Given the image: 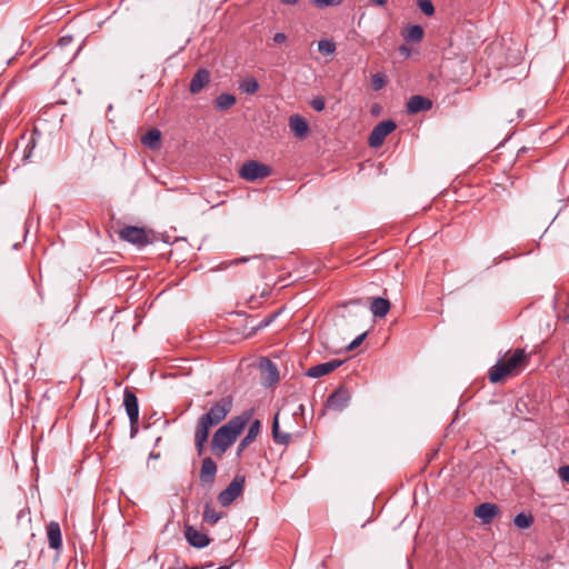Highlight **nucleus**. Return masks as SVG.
<instances>
[{"instance_id": "nucleus-1", "label": "nucleus", "mask_w": 569, "mask_h": 569, "mask_svg": "<svg viewBox=\"0 0 569 569\" xmlns=\"http://www.w3.org/2000/svg\"><path fill=\"white\" fill-rule=\"evenodd\" d=\"M252 415L253 409L244 410L214 431L210 442L213 456L221 458L227 452L250 422Z\"/></svg>"}, {"instance_id": "nucleus-2", "label": "nucleus", "mask_w": 569, "mask_h": 569, "mask_svg": "<svg viewBox=\"0 0 569 569\" xmlns=\"http://www.w3.org/2000/svg\"><path fill=\"white\" fill-rule=\"evenodd\" d=\"M529 357L523 349H516L512 353L499 359L488 373L491 383H498L506 378L518 375L527 365Z\"/></svg>"}, {"instance_id": "nucleus-3", "label": "nucleus", "mask_w": 569, "mask_h": 569, "mask_svg": "<svg viewBox=\"0 0 569 569\" xmlns=\"http://www.w3.org/2000/svg\"><path fill=\"white\" fill-rule=\"evenodd\" d=\"M232 407L233 399L231 396L221 397L209 407L207 412L198 418L196 426L210 432L211 428L218 426L227 418Z\"/></svg>"}, {"instance_id": "nucleus-4", "label": "nucleus", "mask_w": 569, "mask_h": 569, "mask_svg": "<svg viewBox=\"0 0 569 569\" xmlns=\"http://www.w3.org/2000/svg\"><path fill=\"white\" fill-rule=\"evenodd\" d=\"M272 173L270 166L259 162L257 160H249L244 162L240 170L239 176L246 181L253 182L259 179H264Z\"/></svg>"}, {"instance_id": "nucleus-5", "label": "nucleus", "mask_w": 569, "mask_h": 569, "mask_svg": "<svg viewBox=\"0 0 569 569\" xmlns=\"http://www.w3.org/2000/svg\"><path fill=\"white\" fill-rule=\"evenodd\" d=\"M119 238L126 242L143 248L152 242L150 232L144 228L136 226H126L119 231Z\"/></svg>"}, {"instance_id": "nucleus-6", "label": "nucleus", "mask_w": 569, "mask_h": 569, "mask_svg": "<svg viewBox=\"0 0 569 569\" xmlns=\"http://www.w3.org/2000/svg\"><path fill=\"white\" fill-rule=\"evenodd\" d=\"M397 124L393 120H385L379 122L370 132L368 143L371 148H378L382 146L386 137L393 132Z\"/></svg>"}, {"instance_id": "nucleus-7", "label": "nucleus", "mask_w": 569, "mask_h": 569, "mask_svg": "<svg viewBox=\"0 0 569 569\" xmlns=\"http://www.w3.org/2000/svg\"><path fill=\"white\" fill-rule=\"evenodd\" d=\"M244 485V477L236 476L232 481L227 486L224 490H222L218 500L223 506L227 507L232 503L241 493Z\"/></svg>"}, {"instance_id": "nucleus-8", "label": "nucleus", "mask_w": 569, "mask_h": 569, "mask_svg": "<svg viewBox=\"0 0 569 569\" xmlns=\"http://www.w3.org/2000/svg\"><path fill=\"white\" fill-rule=\"evenodd\" d=\"M350 400V391L343 386H340L327 398L326 407L330 410L342 411L349 406Z\"/></svg>"}, {"instance_id": "nucleus-9", "label": "nucleus", "mask_w": 569, "mask_h": 569, "mask_svg": "<svg viewBox=\"0 0 569 569\" xmlns=\"http://www.w3.org/2000/svg\"><path fill=\"white\" fill-rule=\"evenodd\" d=\"M123 406L129 418L130 423H138L139 421V403L138 398L130 388L123 391Z\"/></svg>"}, {"instance_id": "nucleus-10", "label": "nucleus", "mask_w": 569, "mask_h": 569, "mask_svg": "<svg viewBox=\"0 0 569 569\" xmlns=\"http://www.w3.org/2000/svg\"><path fill=\"white\" fill-rule=\"evenodd\" d=\"M184 538L190 546L198 549L204 548L210 543V538L204 532L189 525L184 527Z\"/></svg>"}, {"instance_id": "nucleus-11", "label": "nucleus", "mask_w": 569, "mask_h": 569, "mask_svg": "<svg viewBox=\"0 0 569 569\" xmlns=\"http://www.w3.org/2000/svg\"><path fill=\"white\" fill-rule=\"evenodd\" d=\"M499 507L491 502H482L475 508V516L481 520L483 525H489L499 515Z\"/></svg>"}, {"instance_id": "nucleus-12", "label": "nucleus", "mask_w": 569, "mask_h": 569, "mask_svg": "<svg viewBox=\"0 0 569 569\" xmlns=\"http://www.w3.org/2000/svg\"><path fill=\"white\" fill-rule=\"evenodd\" d=\"M260 429H261L260 420L256 419L250 423L247 435L241 439V441L238 445V448L236 451L237 458H240L242 456L243 451L247 449V447L250 446L256 440L257 436L260 432Z\"/></svg>"}, {"instance_id": "nucleus-13", "label": "nucleus", "mask_w": 569, "mask_h": 569, "mask_svg": "<svg viewBox=\"0 0 569 569\" xmlns=\"http://www.w3.org/2000/svg\"><path fill=\"white\" fill-rule=\"evenodd\" d=\"M260 367L263 371L262 385L263 386H272L279 380V371L270 359L263 358L260 362Z\"/></svg>"}, {"instance_id": "nucleus-14", "label": "nucleus", "mask_w": 569, "mask_h": 569, "mask_svg": "<svg viewBox=\"0 0 569 569\" xmlns=\"http://www.w3.org/2000/svg\"><path fill=\"white\" fill-rule=\"evenodd\" d=\"M217 470V463L211 457L203 458L199 475L201 483H213Z\"/></svg>"}, {"instance_id": "nucleus-15", "label": "nucleus", "mask_w": 569, "mask_h": 569, "mask_svg": "<svg viewBox=\"0 0 569 569\" xmlns=\"http://www.w3.org/2000/svg\"><path fill=\"white\" fill-rule=\"evenodd\" d=\"M342 365L341 360H331L328 362H322L319 365H316L308 369L307 376L310 378H320L323 377L332 371H335L337 368H339Z\"/></svg>"}, {"instance_id": "nucleus-16", "label": "nucleus", "mask_w": 569, "mask_h": 569, "mask_svg": "<svg viewBox=\"0 0 569 569\" xmlns=\"http://www.w3.org/2000/svg\"><path fill=\"white\" fill-rule=\"evenodd\" d=\"M47 538L51 549L59 551L62 548L61 528L57 521L47 525Z\"/></svg>"}, {"instance_id": "nucleus-17", "label": "nucleus", "mask_w": 569, "mask_h": 569, "mask_svg": "<svg viewBox=\"0 0 569 569\" xmlns=\"http://www.w3.org/2000/svg\"><path fill=\"white\" fill-rule=\"evenodd\" d=\"M432 108V101L422 96H412L407 102L408 113L415 114L421 111H428Z\"/></svg>"}, {"instance_id": "nucleus-18", "label": "nucleus", "mask_w": 569, "mask_h": 569, "mask_svg": "<svg viewBox=\"0 0 569 569\" xmlns=\"http://www.w3.org/2000/svg\"><path fill=\"white\" fill-rule=\"evenodd\" d=\"M289 128L299 139L305 138L309 132V124L307 120L299 114H292L289 118Z\"/></svg>"}, {"instance_id": "nucleus-19", "label": "nucleus", "mask_w": 569, "mask_h": 569, "mask_svg": "<svg viewBox=\"0 0 569 569\" xmlns=\"http://www.w3.org/2000/svg\"><path fill=\"white\" fill-rule=\"evenodd\" d=\"M210 81V72L207 69H199L190 81L191 93H199Z\"/></svg>"}, {"instance_id": "nucleus-20", "label": "nucleus", "mask_w": 569, "mask_h": 569, "mask_svg": "<svg viewBox=\"0 0 569 569\" xmlns=\"http://www.w3.org/2000/svg\"><path fill=\"white\" fill-rule=\"evenodd\" d=\"M390 301L382 297H375L370 302V311L376 318H385L390 311Z\"/></svg>"}, {"instance_id": "nucleus-21", "label": "nucleus", "mask_w": 569, "mask_h": 569, "mask_svg": "<svg viewBox=\"0 0 569 569\" xmlns=\"http://www.w3.org/2000/svg\"><path fill=\"white\" fill-rule=\"evenodd\" d=\"M141 143L151 150L159 149L161 146V131L156 128L148 130L141 137Z\"/></svg>"}, {"instance_id": "nucleus-22", "label": "nucleus", "mask_w": 569, "mask_h": 569, "mask_svg": "<svg viewBox=\"0 0 569 569\" xmlns=\"http://www.w3.org/2000/svg\"><path fill=\"white\" fill-rule=\"evenodd\" d=\"M209 433V431L200 427L196 426L194 428V446L199 456H201L204 451V446L206 442L208 441Z\"/></svg>"}, {"instance_id": "nucleus-23", "label": "nucleus", "mask_w": 569, "mask_h": 569, "mask_svg": "<svg viewBox=\"0 0 569 569\" xmlns=\"http://www.w3.org/2000/svg\"><path fill=\"white\" fill-rule=\"evenodd\" d=\"M236 97L230 93H221L214 100V106L219 110H228L236 103Z\"/></svg>"}, {"instance_id": "nucleus-24", "label": "nucleus", "mask_w": 569, "mask_h": 569, "mask_svg": "<svg viewBox=\"0 0 569 569\" xmlns=\"http://www.w3.org/2000/svg\"><path fill=\"white\" fill-rule=\"evenodd\" d=\"M403 38L410 42H419L423 38V29L419 24L408 27L403 32Z\"/></svg>"}, {"instance_id": "nucleus-25", "label": "nucleus", "mask_w": 569, "mask_h": 569, "mask_svg": "<svg viewBox=\"0 0 569 569\" xmlns=\"http://www.w3.org/2000/svg\"><path fill=\"white\" fill-rule=\"evenodd\" d=\"M272 438L274 442L280 445H287L290 440L289 433H281L279 429V421H278V415L273 418L272 422Z\"/></svg>"}, {"instance_id": "nucleus-26", "label": "nucleus", "mask_w": 569, "mask_h": 569, "mask_svg": "<svg viewBox=\"0 0 569 569\" xmlns=\"http://www.w3.org/2000/svg\"><path fill=\"white\" fill-rule=\"evenodd\" d=\"M222 512H217L214 508H212L209 503H206L203 510V520L206 522L214 525L222 518Z\"/></svg>"}, {"instance_id": "nucleus-27", "label": "nucleus", "mask_w": 569, "mask_h": 569, "mask_svg": "<svg viewBox=\"0 0 569 569\" xmlns=\"http://www.w3.org/2000/svg\"><path fill=\"white\" fill-rule=\"evenodd\" d=\"M239 89L247 94H253L258 91L259 83L254 78H247L240 83Z\"/></svg>"}, {"instance_id": "nucleus-28", "label": "nucleus", "mask_w": 569, "mask_h": 569, "mask_svg": "<svg viewBox=\"0 0 569 569\" xmlns=\"http://www.w3.org/2000/svg\"><path fill=\"white\" fill-rule=\"evenodd\" d=\"M513 522L518 528L527 529L533 523V518L531 515L520 512L515 517Z\"/></svg>"}, {"instance_id": "nucleus-29", "label": "nucleus", "mask_w": 569, "mask_h": 569, "mask_svg": "<svg viewBox=\"0 0 569 569\" xmlns=\"http://www.w3.org/2000/svg\"><path fill=\"white\" fill-rule=\"evenodd\" d=\"M318 50L322 54H332L336 51V43L332 40L322 39L318 42Z\"/></svg>"}, {"instance_id": "nucleus-30", "label": "nucleus", "mask_w": 569, "mask_h": 569, "mask_svg": "<svg viewBox=\"0 0 569 569\" xmlns=\"http://www.w3.org/2000/svg\"><path fill=\"white\" fill-rule=\"evenodd\" d=\"M386 84L385 76L381 73H375L371 78V87L375 91L381 90Z\"/></svg>"}, {"instance_id": "nucleus-31", "label": "nucleus", "mask_w": 569, "mask_h": 569, "mask_svg": "<svg viewBox=\"0 0 569 569\" xmlns=\"http://www.w3.org/2000/svg\"><path fill=\"white\" fill-rule=\"evenodd\" d=\"M72 42H73L72 36H62L61 38H59L56 47L52 49V53H54L57 50L62 51L64 48L70 46Z\"/></svg>"}, {"instance_id": "nucleus-32", "label": "nucleus", "mask_w": 569, "mask_h": 569, "mask_svg": "<svg viewBox=\"0 0 569 569\" xmlns=\"http://www.w3.org/2000/svg\"><path fill=\"white\" fill-rule=\"evenodd\" d=\"M418 7L426 16L435 13V7L430 0H418Z\"/></svg>"}, {"instance_id": "nucleus-33", "label": "nucleus", "mask_w": 569, "mask_h": 569, "mask_svg": "<svg viewBox=\"0 0 569 569\" xmlns=\"http://www.w3.org/2000/svg\"><path fill=\"white\" fill-rule=\"evenodd\" d=\"M310 106L313 110L319 111V112L325 110V107H326L325 98L322 96L313 97L310 101Z\"/></svg>"}, {"instance_id": "nucleus-34", "label": "nucleus", "mask_w": 569, "mask_h": 569, "mask_svg": "<svg viewBox=\"0 0 569 569\" xmlns=\"http://www.w3.org/2000/svg\"><path fill=\"white\" fill-rule=\"evenodd\" d=\"M311 2L317 8H326V7L339 6L342 3V0H311Z\"/></svg>"}, {"instance_id": "nucleus-35", "label": "nucleus", "mask_w": 569, "mask_h": 569, "mask_svg": "<svg viewBox=\"0 0 569 569\" xmlns=\"http://www.w3.org/2000/svg\"><path fill=\"white\" fill-rule=\"evenodd\" d=\"M34 148H36V140H34V138H31L29 140V142L27 143V146L24 147L23 156H22L23 161H28L31 158Z\"/></svg>"}, {"instance_id": "nucleus-36", "label": "nucleus", "mask_w": 569, "mask_h": 569, "mask_svg": "<svg viewBox=\"0 0 569 569\" xmlns=\"http://www.w3.org/2000/svg\"><path fill=\"white\" fill-rule=\"evenodd\" d=\"M366 336H367V333H366V332H363V333H361L360 336H358L356 339H353V340L349 343V346L347 347V350H353V349H356L357 347H359V346L362 343V341L365 340Z\"/></svg>"}, {"instance_id": "nucleus-37", "label": "nucleus", "mask_w": 569, "mask_h": 569, "mask_svg": "<svg viewBox=\"0 0 569 569\" xmlns=\"http://www.w3.org/2000/svg\"><path fill=\"white\" fill-rule=\"evenodd\" d=\"M559 476L563 481L569 482V465L559 468Z\"/></svg>"}, {"instance_id": "nucleus-38", "label": "nucleus", "mask_w": 569, "mask_h": 569, "mask_svg": "<svg viewBox=\"0 0 569 569\" xmlns=\"http://www.w3.org/2000/svg\"><path fill=\"white\" fill-rule=\"evenodd\" d=\"M287 40V36L283 33V32H277L274 36H273V41L276 43H282Z\"/></svg>"}, {"instance_id": "nucleus-39", "label": "nucleus", "mask_w": 569, "mask_h": 569, "mask_svg": "<svg viewBox=\"0 0 569 569\" xmlns=\"http://www.w3.org/2000/svg\"><path fill=\"white\" fill-rule=\"evenodd\" d=\"M247 261H249V258H248V257H241V258H238V259L231 260L228 264H226V268H227V267H230V266H236V264H238V263L247 262Z\"/></svg>"}, {"instance_id": "nucleus-40", "label": "nucleus", "mask_w": 569, "mask_h": 569, "mask_svg": "<svg viewBox=\"0 0 569 569\" xmlns=\"http://www.w3.org/2000/svg\"><path fill=\"white\" fill-rule=\"evenodd\" d=\"M271 321H272V317L264 318L263 320L260 321V323L257 326L256 329H262V328L267 327Z\"/></svg>"}, {"instance_id": "nucleus-41", "label": "nucleus", "mask_w": 569, "mask_h": 569, "mask_svg": "<svg viewBox=\"0 0 569 569\" xmlns=\"http://www.w3.org/2000/svg\"><path fill=\"white\" fill-rule=\"evenodd\" d=\"M349 306H362V303H361V300L356 299V300H350L343 305L345 308H347Z\"/></svg>"}, {"instance_id": "nucleus-42", "label": "nucleus", "mask_w": 569, "mask_h": 569, "mask_svg": "<svg viewBox=\"0 0 569 569\" xmlns=\"http://www.w3.org/2000/svg\"><path fill=\"white\" fill-rule=\"evenodd\" d=\"M138 432V423H130V436L133 438Z\"/></svg>"}, {"instance_id": "nucleus-43", "label": "nucleus", "mask_w": 569, "mask_h": 569, "mask_svg": "<svg viewBox=\"0 0 569 569\" xmlns=\"http://www.w3.org/2000/svg\"><path fill=\"white\" fill-rule=\"evenodd\" d=\"M370 1L379 7H383L388 2V0H370Z\"/></svg>"}, {"instance_id": "nucleus-44", "label": "nucleus", "mask_w": 569, "mask_h": 569, "mask_svg": "<svg viewBox=\"0 0 569 569\" xmlns=\"http://www.w3.org/2000/svg\"><path fill=\"white\" fill-rule=\"evenodd\" d=\"M280 1L287 6H293V4L298 3L299 0H280Z\"/></svg>"}, {"instance_id": "nucleus-45", "label": "nucleus", "mask_w": 569, "mask_h": 569, "mask_svg": "<svg viewBox=\"0 0 569 569\" xmlns=\"http://www.w3.org/2000/svg\"><path fill=\"white\" fill-rule=\"evenodd\" d=\"M399 50H400L401 53H405V52L408 53L409 52V49L406 46H401L399 48Z\"/></svg>"}]
</instances>
